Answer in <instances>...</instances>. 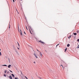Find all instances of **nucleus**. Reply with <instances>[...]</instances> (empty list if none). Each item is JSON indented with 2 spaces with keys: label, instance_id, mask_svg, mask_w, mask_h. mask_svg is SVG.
<instances>
[{
  "label": "nucleus",
  "instance_id": "nucleus-1",
  "mask_svg": "<svg viewBox=\"0 0 79 79\" xmlns=\"http://www.w3.org/2000/svg\"><path fill=\"white\" fill-rule=\"evenodd\" d=\"M18 30L19 31V32H21V33H20V35H23V34H22V32H21V29H18Z\"/></svg>",
  "mask_w": 79,
  "mask_h": 79
},
{
  "label": "nucleus",
  "instance_id": "nucleus-2",
  "mask_svg": "<svg viewBox=\"0 0 79 79\" xmlns=\"http://www.w3.org/2000/svg\"><path fill=\"white\" fill-rule=\"evenodd\" d=\"M23 3V1L22 0H21V1H20V3L21 6H22V3Z\"/></svg>",
  "mask_w": 79,
  "mask_h": 79
},
{
  "label": "nucleus",
  "instance_id": "nucleus-3",
  "mask_svg": "<svg viewBox=\"0 0 79 79\" xmlns=\"http://www.w3.org/2000/svg\"><path fill=\"white\" fill-rule=\"evenodd\" d=\"M39 42H41V43H42V44H45V43H44V42H43L41 40L39 41Z\"/></svg>",
  "mask_w": 79,
  "mask_h": 79
},
{
  "label": "nucleus",
  "instance_id": "nucleus-4",
  "mask_svg": "<svg viewBox=\"0 0 79 79\" xmlns=\"http://www.w3.org/2000/svg\"><path fill=\"white\" fill-rule=\"evenodd\" d=\"M34 55V56H35V57L36 58H38V57H37V55H36V54H35L34 53L33 54Z\"/></svg>",
  "mask_w": 79,
  "mask_h": 79
},
{
  "label": "nucleus",
  "instance_id": "nucleus-5",
  "mask_svg": "<svg viewBox=\"0 0 79 79\" xmlns=\"http://www.w3.org/2000/svg\"><path fill=\"white\" fill-rule=\"evenodd\" d=\"M40 56H41V57H42V53H41V52H40Z\"/></svg>",
  "mask_w": 79,
  "mask_h": 79
},
{
  "label": "nucleus",
  "instance_id": "nucleus-6",
  "mask_svg": "<svg viewBox=\"0 0 79 79\" xmlns=\"http://www.w3.org/2000/svg\"><path fill=\"white\" fill-rule=\"evenodd\" d=\"M9 78H10V79H12V77H11V76H10L9 77Z\"/></svg>",
  "mask_w": 79,
  "mask_h": 79
},
{
  "label": "nucleus",
  "instance_id": "nucleus-7",
  "mask_svg": "<svg viewBox=\"0 0 79 79\" xmlns=\"http://www.w3.org/2000/svg\"><path fill=\"white\" fill-rule=\"evenodd\" d=\"M11 65L10 64L9 65V66H8V68H10V67H11Z\"/></svg>",
  "mask_w": 79,
  "mask_h": 79
},
{
  "label": "nucleus",
  "instance_id": "nucleus-8",
  "mask_svg": "<svg viewBox=\"0 0 79 79\" xmlns=\"http://www.w3.org/2000/svg\"><path fill=\"white\" fill-rule=\"evenodd\" d=\"M73 34L74 35H77V33H74Z\"/></svg>",
  "mask_w": 79,
  "mask_h": 79
},
{
  "label": "nucleus",
  "instance_id": "nucleus-9",
  "mask_svg": "<svg viewBox=\"0 0 79 79\" xmlns=\"http://www.w3.org/2000/svg\"><path fill=\"white\" fill-rule=\"evenodd\" d=\"M69 46H70V45L69 44H68L67 45V47H69Z\"/></svg>",
  "mask_w": 79,
  "mask_h": 79
},
{
  "label": "nucleus",
  "instance_id": "nucleus-10",
  "mask_svg": "<svg viewBox=\"0 0 79 79\" xmlns=\"http://www.w3.org/2000/svg\"><path fill=\"white\" fill-rule=\"evenodd\" d=\"M2 66H7V65H2Z\"/></svg>",
  "mask_w": 79,
  "mask_h": 79
},
{
  "label": "nucleus",
  "instance_id": "nucleus-11",
  "mask_svg": "<svg viewBox=\"0 0 79 79\" xmlns=\"http://www.w3.org/2000/svg\"><path fill=\"white\" fill-rule=\"evenodd\" d=\"M11 75H12V76H13L14 77H15V75H14V74H12Z\"/></svg>",
  "mask_w": 79,
  "mask_h": 79
},
{
  "label": "nucleus",
  "instance_id": "nucleus-12",
  "mask_svg": "<svg viewBox=\"0 0 79 79\" xmlns=\"http://www.w3.org/2000/svg\"><path fill=\"white\" fill-rule=\"evenodd\" d=\"M66 50H67V48H66V49H65V51H64L65 52L66 51Z\"/></svg>",
  "mask_w": 79,
  "mask_h": 79
},
{
  "label": "nucleus",
  "instance_id": "nucleus-13",
  "mask_svg": "<svg viewBox=\"0 0 79 79\" xmlns=\"http://www.w3.org/2000/svg\"><path fill=\"white\" fill-rule=\"evenodd\" d=\"M71 35L70 36H69V38H71Z\"/></svg>",
  "mask_w": 79,
  "mask_h": 79
},
{
  "label": "nucleus",
  "instance_id": "nucleus-14",
  "mask_svg": "<svg viewBox=\"0 0 79 79\" xmlns=\"http://www.w3.org/2000/svg\"><path fill=\"white\" fill-rule=\"evenodd\" d=\"M29 30H30V32L31 34H32V33H31V30L30 29H29Z\"/></svg>",
  "mask_w": 79,
  "mask_h": 79
},
{
  "label": "nucleus",
  "instance_id": "nucleus-15",
  "mask_svg": "<svg viewBox=\"0 0 79 79\" xmlns=\"http://www.w3.org/2000/svg\"><path fill=\"white\" fill-rule=\"evenodd\" d=\"M0 56H2V53H1V52H0Z\"/></svg>",
  "mask_w": 79,
  "mask_h": 79
},
{
  "label": "nucleus",
  "instance_id": "nucleus-16",
  "mask_svg": "<svg viewBox=\"0 0 79 79\" xmlns=\"http://www.w3.org/2000/svg\"><path fill=\"white\" fill-rule=\"evenodd\" d=\"M4 76L5 77H6V75H5V74L4 75Z\"/></svg>",
  "mask_w": 79,
  "mask_h": 79
},
{
  "label": "nucleus",
  "instance_id": "nucleus-17",
  "mask_svg": "<svg viewBox=\"0 0 79 79\" xmlns=\"http://www.w3.org/2000/svg\"><path fill=\"white\" fill-rule=\"evenodd\" d=\"M5 73H6V70L5 71Z\"/></svg>",
  "mask_w": 79,
  "mask_h": 79
},
{
  "label": "nucleus",
  "instance_id": "nucleus-18",
  "mask_svg": "<svg viewBox=\"0 0 79 79\" xmlns=\"http://www.w3.org/2000/svg\"><path fill=\"white\" fill-rule=\"evenodd\" d=\"M60 66H62V67H63V65H60Z\"/></svg>",
  "mask_w": 79,
  "mask_h": 79
},
{
  "label": "nucleus",
  "instance_id": "nucleus-19",
  "mask_svg": "<svg viewBox=\"0 0 79 79\" xmlns=\"http://www.w3.org/2000/svg\"><path fill=\"white\" fill-rule=\"evenodd\" d=\"M9 71H10V72H11V73H13V72L11 71V70H9Z\"/></svg>",
  "mask_w": 79,
  "mask_h": 79
},
{
  "label": "nucleus",
  "instance_id": "nucleus-20",
  "mask_svg": "<svg viewBox=\"0 0 79 79\" xmlns=\"http://www.w3.org/2000/svg\"><path fill=\"white\" fill-rule=\"evenodd\" d=\"M25 77L26 78V79H28L27 78V77H26V76H25Z\"/></svg>",
  "mask_w": 79,
  "mask_h": 79
},
{
  "label": "nucleus",
  "instance_id": "nucleus-21",
  "mask_svg": "<svg viewBox=\"0 0 79 79\" xmlns=\"http://www.w3.org/2000/svg\"><path fill=\"white\" fill-rule=\"evenodd\" d=\"M77 41H78V42H79V39L77 40Z\"/></svg>",
  "mask_w": 79,
  "mask_h": 79
},
{
  "label": "nucleus",
  "instance_id": "nucleus-22",
  "mask_svg": "<svg viewBox=\"0 0 79 79\" xmlns=\"http://www.w3.org/2000/svg\"><path fill=\"white\" fill-rule=\"evenodd\" d=\"M26 28L27 30H28L27 28V26H26Z\"/></svg>",
  "mask_w": 79,
  "mask_h": 79
},
{
  "label": "nucleus",
  "instance_id": "nucleus-23",
  "mask_svg": "<svg viewBox=\"0 0 79 79\" xmlns=\"http://www.w3.org/2000/svg\"><path fill=\"white\" fill-rule=\"evenodd\" d=\"M10 28V25H9V29Z\"/></svg>",
  "mask_w": 79,
  "mask_h": 79
},
{
  "label": "nucleus",
  "instance_id": "nucleus-24",
  "mask_svg": "<svg viewBox=\"0 0 79 79\" xmlns=\"http://www.w3.org/2000/svg\"><path fill=\"white\" fill-rule=\"evenodd\" d=\"M19 29V25H18V29Z\"/></svg>",
  "mask_w": 79,
  "mask_h": 79
},
{
  "label": "nucleus",
  "instance_id": "nucleus-25",
  "mask_svg": "<svg viewBox=\"0 0 79 79\" xmlns=\"http://www.w3.org/2000/svg\"><path fill=\"white\" fill-rule=\"evenodd\" d=\"M21 74H23V73H22V72L21 71Z\"/></svg>",
  "mask_w": 79,
  "mask_h": 79
},
{
  "label": "nucleus",
  "instance_id": "nucleus-26",
  "mask_svg": "<svg viewBox=\"0 0 79 79\" xmlns=\"http://www.w3.org/2000/svg\"><path fill=\"white\" fill-rule=\"evenodd\" d=\"M18 44V45H19V44L18 43V42L17 43Z\"/></svg>",
  "mask_w": 79,
  "mask_h": 79
},
{
  "label": "nucleus",
  "instance_id": "nucleus-27",
  "mask_svg": "<svg viewBox=\"0 0 79 79\" xmlns=\"http://www.w3.org/2000/svg\"><path fill=\"white\" fill-rule=\"evenodd\" d=\"M17 48L18 50H19V48Z\"/></svg>",
  "mask_w": 79,
  "mask_h": 79
},
{
  "label": "nucleus",
  "instance_id": "nucleus-28",
  "mask_svg": "<svg viewBox=\"0 0 79 79\" xmlns=\"http://www.w3.org/2000/svg\"><path fill=\"white\" fill-rule=\"evenodd\" d=\"M13 2H15V0H13Z\"/></svg>",
  "mask_w": 79,
  "mask_h": 79
},
{
  "label": "nucleus",
  "instance_id": "nucleus-29",
  "mask_svg": "<svg viewBox=\"0 0 79 79\" xmlns=\"http://www.w3.org/2000/svg\"><path fill=\"white\" fill-rule=\"evenodd\" d=\"M77 48H79V46H78V47H77Z\"/></svg>",
  "mask_w": 79,
  "mask_h": 79
},
{
  "label": "nucleus",
  "instance_id": "nucleus-30",
  "mask_svg": "<svg viewBox=\"0 0 79 79\" xmlns=\"http://www.w3.org/2000/svg\"><path fill=\"white\" fill-rule=\"evenodd\" d=\"M77 33H79V31H77Z\"/></svg>",
  "mask_w": 79,
  "mask_h": 79
},
{
  "label": "nucleus",
  "instance_id": "nucleus-31",
  "mask_svg": "<svg viewBox=\"0 0 79 79\" xmlns=\"http://www.w3.org/2000/svg\"><path fill=\"white\" fill-rule=\"evenodd\" d=\"M24 34H26V33H25V32H24Z\"/></svg>",
  "mask_w": 79,
  "mask_h": 79
},
{
  "label": "nucleus",
  "instance_id": "nucleus-32",
  "mask_svg": "<svg viewBox=\"0 0 79 79\" xmlns=\"http://www.w3.org/2000/svg\"><path fill=\"white\" fill-rule=\"evenodd\" d=\"M0 51H1V49H0Z\"/></svg>",
  "mask_w": 79,
  "mask_h": 79
},
{
  "label": "nucleus",
  "instance_id": "nucleus-33",
  "mask_svg": "<svg viewBox=\"0 0 79 79\" xmlns=\"http://www.w3.org/2000/svg\"><path fill=\"white\" fill-rule=\"evenodd\" d=\"M34 63H35V62H34Z\"/></svg>",
  "mask_w": 79,
  "mask_h": 79
},
{
  "label": "nucleus",
  "instance_id": "nucleus-34",
  "mask_svg": "<svg viewBox=\"0 0 79 79\" xmlns=\"http://www.w3.org/2000/svg\"><path fill=\"white\" fill-rule=\"evenodd\" d=\"M9 73V72H7V73Z\"/></svg>",
  "mask_w": 79,
  "mask_h": 79
},
{
  "label": "nucleus",
  "instance_id": "nucleus-35",
  "mask_svg": "<svg viewBox=\"0 0 79 79\" xmlns=\"http://www.w3.org/2000/svg\"><path fill=\"white\" fill-rule=\"evenodd\" d=\"M40 79H41V78H40Z\"/></svg>",
  "mask_w": 79,
  "mask_h": 79
},
{
  "label": "nucleus",
  "instance_id": "nucleus-36",
  "mask_svg": "<svg viewBox=\"0 0 79 79\" xmlns=\"http://www.w3.org/2000/svg\"><path fill=\"white\" fill-rule=\"evenodd\" d=\"M37 50V51H39L38 50Z\"/></svg>",
  "mask_w": 79,
  "mask_h": 79
},
{
  "label": "nucleus",
  "instance_id": "nucleus-37",
  "mask_svg": "<svg viewBox=\"0 0 79 79\" xmlns=\"http://www.w3.org/2000/svg\"><path fill=\"white\" fill-rule=\"evenodd\" d=\"M57 45H56V46H57Z\"/></svg>",
  "mask_w": 79,
  "mask_h": 79
},
{
  "label": "nucleus",
  "instance_id": "nucleus-38",
  "mask_svg": "<svg viewBox=\"0 0 79 79\" xmlns=\"http://www.w3.org/2000/svg\"><path fill=\"white\" fill-rule=\"evenodd\" d=\"M17 10V11H18L17 10Z\"/></svg>",
  "mask_w": 79,
  "mask_h": 79
}]
</instances>
